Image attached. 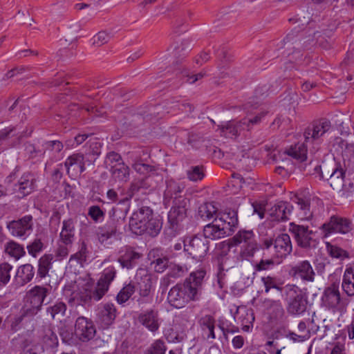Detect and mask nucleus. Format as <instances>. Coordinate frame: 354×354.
I'll use <instances>...</instances> for the list:
<instances>
[{
    "mask_svg": "<svg viewBox=\"0 0 354 354\" xmlns=\"http://www.w3.org/2000/svg\"><path fill=\"white\" fill-rule=\"evenodd\" d=\"M205 274L204 269H199L192 272L183 283L173 286L168 292V303L174 308H182L191 301H198Z\"/></svg>",
    "mask_w": 354,
    "mask_h": 354,
    "instance_id": "1",
    "label": "nucleus"
},
{
    "mask_svg": "<svg viewBox=\"0 0 354 354\" xmlns=\"http://www.w3.org/2000/svg\"><path fill=\"white\" fill-rule=\"evenodd\" d=\"M239 224L237 212L235 210L225 212L221 218L214 221L203 228V238L206 240H216L230 236Z\"/></svg>",
    "mask_w": 354,
    "mask_h": 354,
    "instance_id": "2",
    "label": "nucleus"
},
{
    "mask_svg": "<svg viewBox=\"0 0 354 354\" xmlns=\"http://www.w3.org/2000/svg\"><path fill=\"white\" fill-rule=\"evenodd\" d=\"M260 249L264 257L272 254L281 262L286 259L292 250L290 237L288 234H281L276 238L266 237L261 240Z\"/></svg>",
    "mask_w": 354,
    "mask_h": 354,
    "instance_id": "3",
    "label": "nucleus"
},
{
    "mask_svg": "<svg viewBox=\"0 0 354 354\" xmlns=\"http://www.w3.org/2000/svg\"><path fill=\"white\" fill-rule=\"evenodd\" d=\"M229 250L230 247L240 246L239 256L242 260H249L254 257L257 251L260 248L252 230H241L233 237L228 240V243L222 242Z\"/></svg>",
    "mask_w": 354,
    "mask_h": 354,
    "instance_id": "4",
    "label": "nucleus"
},
{
    "mask_svg": "<svg viewBox=\"0 0 354 354\" xmlns=\"http://www.w3.org/2000/svg\"><path fill=\"white\" fill-rule=\"evenodd\" d=\"M322 306L333 313L342 315L350 304L348 297L343 296L339 291V283L333 282L326 286L321 298Z\"/></svg>",
    "mask_w": 354,
    "mask_h": 354,
    "instance_id": "5",
    "label": "nucleus"
},
{
    "mask_svg": "<svg viewBox=\"0 0 354 354\" xmlns=\"http://www.w3.org/2000/svg\"><path fill=\"white\" fill-rule=\"evenodd\" d=\"M282 296L287 302L286 310L290 315H299L306 310L307 297L297 286L295 284L286 285Z\"/></svg>",
    "mask_w": 354,
    "mask_h": 354,
    "instance_id": "6",
    "label": "nucleus"
},
{
    "mask_svg": "<svg viewBox=\"0 0 354 354\" xmlns=\"http://www.w3.org/2000/svg\"><path fill=\"white\" fill-rule=\"evenodd\" d=\"M288 231L297 246L302 249L315 248L318 243L315 237L316 232L310 230L308 225L291 222L289 223Z\"/></svg>",
    "mask_w": 354,
    "mask_h": 354,
    "instance_id": "7",
    "label": "nucleus"
},
{
    "mask_svg": "<svg viewBox=\"0 0 354 354\" xmlns=\"http://www.w3.org/2000/svg\"><path fill=\"white\" fill-rule=\"evenodd\" d=\"M49 292V288L40 286H35L27 292L23 308L24 315L25 316L36 315L41 310L44 299Z\"/></svg>",
    "mask_w": 354,
    "mask_h": 354,
    "instance_id": "8",
    "label": "nucleus"
},
{
    "mask_svg": "<svg viewBox=\"0 0 354 354\" xmlns=\"http://www.w3.org/2000/svg\"><path fill=\"white\" fill-rule=\"evenodd\" d=\"M209 242L201 236L186 237L183 240L184 251L192 259L202 261L209 251Z\"/></svg>",
    "mask_w": 354,
    "mask_h": 354,
    "instance_id": "9",
    "label": "nucleus"
},
{
    "mask_svg": "<svg viewBox=\"0 0 354 354\" xmlns=\"http://www.w3.org/2000/svg\"><path fill=\"white\" fill-rule=\"evenodd\" d=\"M352 228V222L349 219L338 216H330L328 221L324 223L320 227L324 236H328L334 233L346 234Z\"/></svg>",
    "mask_w": 354,
    "mask_h": 354,
    "instance_id": "10",
    "label": "nucleus"
},
{
    "mask_svg": "<svg viewBox=\"0 0 354 354\" xmlns=\"http://www.w3.org/2000/svg\"><path fill=\"white\" fill-rule=\"evenodd\" d=\"M168 214V220L172 226L178 225L187 216L189 200L186 197H180L174 201Z\"/></svg>",
    "mask_w": 354,
    "mask_h": 354,
    "instance_id": "11",
    "label": "nucleus"
},
{
    "mask_svg": "<svg viewBox=\"0 0 354 354\" xmlns=\"http://www.w3.org/2000/svg\"><path fill=\"white\" fill-rule=\"evenodd\" d=\"M330 128V122L326 118L314 121L305 129L304 133L306 144L310 145L314 141L318 140L319 138L325 133L328 132Z\"/></svg>",
    "mask_w": 354,
    "mask_h": 354,
    "instance_id": "12",
    "label": "nucleus"
},
{
    "mask_svg": "<svg viewBox=\"0 0 354 354\" xmlns=\"http://www.w3.org/2000/svg\"><path fill=\"white\" fill-rule=\"evenodd\" d=\"M120 221L115 217H110L106 223L97 228L96 235L99 242L104 246L112 243V238L116 236Z\"/></svg>",
    "mask_w": 354,
    "mask_h": 354,
    "instance_id": "13",
    "label": "nucleus"
},
{
    "mask_svg": "<svg viewBox=\"0 0 354 354\" xmlns=\"http://www.w3.org/2000/svg\"><path fill=\"white\" fill-rule=\"evenodd\" d=\"M75 334L82 342L92 339L96 334V328L93 321L83 316L79 317L75 321Z\"/></svg>",
    "mask_w": 354,
    "mask_h": 354,
    "instance_id": "14",
    "label": "nucleus"
},
{
    "mask_svg": "<svg viewBox=\"0 0 354 354\" xmlns=\"http://www.w3.org/2000/svg\"><path fill=\"white\" fill-rule=\"evenodd\" d=\"M289 274L293 278L300 279L304 282H314L316 272L310 261L303 260L291 266Z\"/></svg>",
    "mask_w": 354,
    "mask_h": 354,
    "instance_id": "15",
    "label": "nucleus"
},
{
    "mask_svg": "<svg viewBox=\"0 0 354 354\" xmlns=\"http://www.w3.org/2000/svg\"><path fill=\"white\" fill-rule=\"evenodd\" d=\"M8 228L14 236H28L33 230V218L31 215H26L18 220L12 221L8 224Z\"/></svg>",
    "mask_w": 354,
    "mask_h": 354,
    "instance_id": "16",
    "label": "nucleus"
},
{
    "mask_svg": "<svg viewBox=\"0 0 354 354\" xmlns=\"http://www.w3.org/2000/svg\"><path fill=\"white\" fill-rule=\"evenodd\" d=\"M117 317V309L112 303L101 304L97 308L96 322L103 328L112 325Z\"/></svg>",
    "mask_w": 354,
    "mask_h": 354,
    "instance_id": "17",
    "label": "nucleus"
},
{
    "mask_svg": "<svg viewBox=\"0 0 354 354\" xmlns=\"http://www.w3.org/2000/svg\"><path fill=\"white\" fill-rule=\"evenodd\" d=\"M64 167L70 177H78L86 169L84 154L76 153L69 156L64 162Z\"/></svg>",
    "mask_w": 354,
    "mask_h": 354,
    "instance_id": "18",
    "label": "nucleus"
},
{
    "mask_svg": "<svg viewBox=\"0 0 354 354\" xmlns=\"http://www.w3.org/2000/svg\"><path fill=\"white\" fill-rule=\"evenodd\" d=\"M153 215L151 208L147 206H142L138 210L133 212L129 220V228L136 234L140 228L146 225L147 221Z\"/></svg>",
    "mask_w": 354,
    "mask_h": 354,
    "instance_id": "19",
    "label": "nucleus"
},
{
    "mask_svg": "<svg viewBox=\"0 0 354 354\" xmlns=\"http://www.w3.org/2000/svg\"><path fill=\"white\" fill-rule=\"evenodd\" d=\"M36 180L33 174L24 173L15 184L14 190L18 193L20 198L30 194L35 189Z\"/></svg>",
    "mask_w": 354,
    "mask_h": 354,
    "instance_id": "20",
    "label": "nucleus"
},
{
    "mask_svg": "<svg viewBox=\"0 0 354 354\" xmlns=\"http://www.w3.org/2000/svg\"><path fill=\"white\" fill-rule=\"evenodd\" d=\"M138 322L151 332H156L159 327V314L156 309L151 308L142 312L138 317Z\"/></svg>",
    "mask_w": 354,
    "mask_h": 354,
    "instance_id": "21",
    "label": "nucleus"
},
{
    "mask_svg": "<svg viewBox=\"0 0 354 354\" xmlns=\"http://www.w3.org/2000/svg\"><path fill=\"white\" fill-rule=\"evenodd\" d=\"M135 279L138 285L139 295L148 297L152 287L151 276L146 269L139 268L136 274Z\"/></svg>",
    "mask_w": 354,
    "mask_h": 354,
    "instance_id": "22",
    "label": "nucleus"
},
{
    "mask_svg": "<svg viewBox=\"0 0 354 354\" xmlns=\"http://www.w3.org/2000/svg\"><path fill=\"white\" fill-rule=\"evenodd\" d=\"M295 203L298 209L297 217L301 220H310L313 218V211L310 209V196L302 194L295 195Z\"/></svg>",
    "mask_w": 354,
    "mask_h": 354,
    "instance_id": "23",
    "label": "nucleus"
},
{
    "mask_svg": "<svg viewBox=\"0 0 354 354\" xmlns=\"http://www.w3.org/2000/svg\"><path fill=\"white\" fill-rule=\"evenodd\" d=\"M292 209L293 207L290 203L279 201L268 210V214L273 221H284L288 219Z\"/></svg>",
    "mask_w": 354,
    "mask_h": 354,
    "instance_id": "24",
    "label": "nucleus"
},
{
    "mask_svg": "<svg viewBox=\"0 0 354 354\" xmlns=\"http://www.w3.org/2000/svg\"><path fill=\"white\" fill-rule=\"evenodd\" d=\"M185 189L183 183L176 182L172 179L166 181V189L164 192V201L166 204L180 198L185 197L182 195Z\"/></svg>",
    "mask_w": 354,
    "mask_h": 354,
    "instance_id": "25",
    "label": "nucleus"
},
{
    "mask_svg": "<svg viewBox=\"0 0 354 354\" xmlns=\"http://www.w3.org/2000/svg\"><path fill=\"white\" fill-rule=\"evenodd\" d=\"M262 307L269 315L270 319L279 320L284 316V309L279 300L265 299L262 301Z\"/></svg>",
    "mask_w": 354,
    "mask_h": 354,
    "instance_id": "26",
    "label": "nucleus"
},
{
    "mask_svg": "<svg viewBox=\"0 0 354 354\" xmlns=\"http://www.w3.org/2000/svg\"><path fill=\"white\" fill-rule=\"evenodd\" d=\"M219 129L221 135L227 138H236L243 131L246 130L242 120L228 121L224 125L219 126Z\"/></svg>",
    "mask_w": 354,
    "mask_h": 354,
    "instance_id": "27",
    "label": "nucleus"
},
{
    "mask_svg": "<svg viewBox=\"0 0 354 354\" xmlns=\"http://www.w3.org/2000/svg\"><path fill=\"white\" fill-rule=\"evenodd\" d=\"M141 257L142 254L136 251L133 248L127 247L118 261L123 268L130 270L137 265L138 260Z\"/></svg>",
    "mask_w": 354,
    "mask_h": 354,
    "instance_id": "28",
    "label": "nucleus"
},
{
    "mask_svg": "<svg viewBox=\"0 0 354 354\" xmlns=\"http://www.w3.org/2000/svg\"><path fill=\"white\" fill-rule=\"evenodd\" d=\"M75 221L73 218L64 220L62 227L59 234L60 241L65 245H71L75 238Z\"/></svg>",
    "mask_w": 354,
    "mask_h": 354,
    "instance_id": "29",
    "label": "nucleus"
},
{
    "mask_svg": "<svg viewBox=\"0 0 354 354\" xmlns=\"http://www.w3.org/2000/svg\"><path fill=\"white\" fill-rule=\"evenodd\" d=\"M147 221L146 225L140 228L136 234L141 235L147 234L152 237L157 236L162 228L161 221L153 215L150 219H148Z\"/></svg>",
    "mask_w": 354,
    "mask_h": 354,
    "instance_id": "30",
    "label": "nucleus"
},
{
    "mask_svg": "<svg viewBox=\"0 0 354 354\" xmlns=\"http://www.w3.org/2000/svg\"><path fill=\"white\" fill-rule=\"evenodd\" d=\"M342 288L347 297H354V266H347L345 269Z\"/></svg>",
    "mask_w": 354,
    "mask_h": 354,
    "instance_id": "31",
    "label": "nucleus"
},
{
    "mask_svg": "<svg viewBox=\"0 0 354 354\" xmlns=\"http://www.w3.org/2000/svg\"><path fill=\"white\" fill-rule=\"evenodd\" d=\"M34 276V267L30 263H26L18 268L16 273V281L17 284L24 286L29 283Z\"/></svg>",
    "mask_w": 354,
    "mask_h": 354,
    "instance_id": "32",
    "label": "nucleus"
},
{
    "mask_svg": "<svg viewBox=\"0 0 354 354\" xmlns=\"http://www.w3.org/2000/svg\"><path fill=\"white\" fill-rule=\"evenodd\" d=\"M44 151L41 156H48L53 160H57L60 156V153L63 150L64 145L59 140L46 141L43 145Z\"/></svg>",
    "mask_w": 354,
    "mask_h": 354,
    "instance_id": "33",
    "label": "nucleus"
},
{
    "mask_svg": "<svg viewBox=\"0 0 354 354\" xmlns=\"http://www.w3.org/2000/svg\"><path fill=\"white\" fill-rule=\"evenodd\" d=\"M149 187V185L147 182L146 179H139L133 181L127 193V196L119 201V203H124L126 201H129L133 196L141 192L144 193Z\"/></svg>",
    "mask_w": 354,
    "mask_h": 354,
    "instance_id": "34",
    "label": "nucleus"
},
{
    "mask_svg": "<svg viewBox=\"0 0 354 354\" xmlns=\"http://www.w3.org/2000/svg\"><path fill=\"white\" fill-rule=\"evenodd\" d=\"M40 337L44 346L46 348H54L58 344L57 336L50 326H43Z\"/></svg>",
    "mask_w": 354,
    "mask_h": 354,
    "instance_id": "35",
    "label": "nucleus"
},
{
    "mask_svg": "<svg viewBox=\"0 0 354 354\" xmlns=\"http://www.w3.org/2000/svg\"><path fill=\"white\" fill-rule=\"evenodd\" d=\"M4 252L15 261L25 256L26 251L24 246L15 241H9L4 245Z\"/></svg>",
    "mask_w": 354,
    "mask_h": 354,
    "instance_id": "36",
    "label": "nucleus"
},
{
    "mask_svg": "<svg viewBox=\"0 0 354 354\" xmlns=\"http://www.w3.org/2000/svg\"><path fill=\"white\" fill-rule=\"evenodd\" d=\"M268 111L265 110H260L254 113V115L250 113L243 118L242 122L247 131H250L254 126L259 124L265 116L268 114Z\"/></svg>",
    "mask_w": 354,
    "mask_h": 354,
    "instance_id": "37",
    "label": "nucleus"
},
{
    "mask_svg": "<svg viewBox=\"0 0 354 354\" xmlns=\"http://www.w3.org/2000/svg\"><path fill=\"white\" fill-rule=\"evenodd\" d=\"M308 145L306 142L296 144L287 149L285 153L300 162H303L307 158Z\"/></svg>",
    "mask_w": 354,
    "mask_h": 354,
    "instance_id": "38",
    "label": "nucleus"
},
{
    "mask_svg": "<svg viewBox=\"0 0 354 354\" xmlns=\"http://www.w3.org/2000/svg\"><path fill=\"white\" fill-rule=\"evenodd\" d=\"M238 319L240 321L242 328L244 331H249L250 327L254 321V315L252 309L242 308L241 310L238 309Z\"/></svg>",
    "mask_w": 354,
    "mask_h": 354,
    "instance_id": "39",
    "label": "nucleus"
},
{
    "mask_svg": "<svg viewBox=\"0 0 354 354\" xmlns=\"http://www.w3.org/2000/svg\"><path fill=\"white\" fill-rule=\"evenodd\" d=\"M54 257L51 254H45L38 261L37 275L40 278H44L51 268Z\"/></svg>",
    "mask_w": 354,
    "mask_h": 354,
    "instance_id": "40",
    "label": "nucleus"
},
{
    "mask_svg": "<svg viewBox=\"0 0 354 354\" xmlns=\"http://www.w3.org/2000/svg\"><path fill=\"white\" fill-rule=\"evenodd\" d=\"M281 262L276 259L272 254L264 257L257 263L254 266V270L257 272L266 271L272 269L276 265L280 264Z\"/></svg>",
    "mask_w": 354,
    "mask_h": 354,
    "instance_id": "41",
    "label": "nucleus"
},
{
    "mask_svg": "<svg viewBox=\"0 0 354 354\" xmlns=\"http://www.w3.org/2000/svg\"><path fill=\"white\" fill-rule=\"evenodd\" d=\"M112 175L120 181H127L129 178V168L124 162L115 164L111 169Z\"/></svg>",
    "mask_w": 354,
    "mask_h": 354,
    "instance_id": "42",
    "label": "nucleus"
},
{
    "mask_svg": "<svg viewBox=\"0 0 354 354\" xmlns=\"http://www.w3.org/2000/svg\"><path fill=\"white\" fill-rule=\"evenodd\" d=\"M261 281L263 284L266 293H268L271 289H276L280 291L282 295L283 294L284 287L281 286L277 277L267 275L262 277Z\"/></svg>",
    "mask_w": 354,
    "mask_h": 354,
    "instance_id": "43",
    "label": "nucleus"
},
{
    "mask_svg": "<svg viewBox=\"0 0 354 354\" xmlns=\"http://www.w3.org/2000/svg\"><path fill=\"white\" fill-rule=\"evenodd\" d=\"M136 291V286L133 283L129 282L125 285L118 293L116 301L119 304H123L127 301L129 298L134 294Z\"/></svg>",
    "mask_w": 354,
    "mask_h": 354,
    "instance_id": "44",
    "label": "nucleus"
},
{
    "mask_svg": "<svg viewBox=\"0 0 354 354\" xmlns=\"http://www.w3.org/2000/svg\"><path fill=\"white\" fill-rule=\"evenodd\" d=\"M331 175L332 177L329 180H330V186L333 187V189L343 186L345 172L342 168H338L334 165L332 167Z\"/></svg>",
    "mask_w": 354,
    "mask_h": 354,
    "instance_id": "45",
    "label": "nucleus"
},
{
    "mask_svg": "<svg viewBox=\"0 0 354 354\" xmlns=\"http://www.w3.org/2000/svg\"><path fill=\"white\" fill-rule=\"evenodd\" d=\"M326 250L332 258L339 259L341 260L349 258V254L347 251L343 250L340 247L326 243Z\"/></svg>",
    "mask_w": 354,
    "mask_h": 354,
    "instance_id": "46",
    "label": "nucleus"
},
{
    "mask_svg": "<svg viewBox=\"0 0 354 354\" xmlns=\"http://www.w3.org/2000/svg\"><path fill=\"white\" fill-rule=\"evenodd\" d=\"M27 250L32 257H37L44 249V243L40 238H35L32 242L28 244Z\"/></svg>",
    "mask_w": 354,
    "mask_h": 354,
    "instance_id": "47",
    "label": "nucleus"
},
{
    "mask_svg": "<svg viewBox=\"0 0 354 354\" xmlns=\"http://www.w3.org/2000/svg\"><path fill=\"white\" fill-rule=\"evenodd\" d=\"M117 270L114 266H109L105 268L101 274V276L98 281L103 284L110 286L111 282L114 280L116 277Z\"/></svg>",
    "mask_w": 354,
    "mask_h": 354,
    "instance_id": "48",
    "label": "nucleus"
},
{
    "mask_svg": "<svg viewBox=\"0 0 354 354\" xmlns=\"http://www.w3.org/2000/svg\"><path fill=\"white\" fill-rule=\"evenodd\" d=\"M12 266L8 262L0 263V286H4L10 280Z\"/></svg>",
    "mask_w": 354,
    "mask_h": 354,
    "instance_id": "49",
    "label": "nucleus"
},
{
    "mask_svg": "<svg viewBox=\"0 0 354 354\" xmlns=\"http://www.w3.org/2000/svg\"><path fill=\"white\" fill-rule=\"evenodd\" d=\"M67 306L62 301H57L53 306L47 308L46 312L50 314L52 319H55L56 316H64L65 315Z\"/></svg>",
    "mask_w": 354,
    "mask_h": 354,
    "instance_id": "50",
    "label": "nucleus"
},
{
    "mask_svg": "<svg viewBox=\"0 0 354 354\" xmlns=\"http://www.w3.org/2000/svg\"><path fill=\"white\" fill-rule=\"evenodd\" d=\"M167 346L164 340L156 339L145 351V354H165Z\"/></svg>",
    "mask_w": 354,
    "mask_h": 354,
    "instance_id": "51",
    "label": "nucleus"
},
{
    "mask_svg": "<svg viewBox=\"0 0 354 354\" xmlns=\"http://www.w3.org/2000/svg\"><path fill=\"white\" fill-rule=\"evenodd\" d=\"M216 212V208L212 204L209 203L201 206L198 214L203 219H210L214 216Z\"/></svg>",
    "mask_w": 354,
    "mask_h": 354,
    "instance_id": "52",
    "label": "nucleus"
},
{
    "mask_svg": "<svg viewBox=\"0 0 354 354\" xmlns=\"http://www.w3.org/2000/svg\"><path fill=\"white\" fill-rule=\"evenodd\" d=\"M109 287L107 285L103 284L97 281L95 289L91 292L90 297L95 301L100 300L103 296L107 292Z\"/></svg>",
    "mask_w": 354,
    "mask_h": 354,
    "instance_id": "53",
    "label": "nucleus"
},
{
    "mask_svg": "<svg viewBox=\"0 0 354 354\" xmlns=\"http://www.w3.org/2000/svg\"><path fill=\"white\" fill-rule=\"evenodd\" d=\"M187 176L189 180L197 181L202 180L205 175L202 167L194 166L187 171Z\"/></svg>",
    "mask_w": 354,
    "mask_h": 354,
    "instance_id": "54",
    "label": "nucleus"
},
{
    "mask_svg": "<svg viewBox=\"0 0 354 354\" xmlns=\"http://www.w3.org/2000/svg\"><path fill=\"white\" fill-rule=\"evenodd\" d=\"M88 215L95 222L97 223L104 216V212L98 205H93L88 208Z\"/></svg>",
    "mask_w": 354,
    "mask_h": 354,
    "instance_id": "55",
    "label": "nucleus"
},
{
    "mask_svg": "<svg viewBox=\"0 0 354 354\" xmlns=\"http://www.w3.org/2000/svg\"><path fill=\"white\" fill-rule=\"evenodd\" d=\"M315 170L319 173L320 178L323 180H329L332 177V167L330 168L328 164L317 165Z\"/></svg>",
    "mask_w": 354,
    "mask_h": 354,
    "instance_id": "56",
    "label": "nucleus"
},
{
    "mask_svg": "<svg viewBox=\"0 0 354 354\" xmlns=\"http://www.w3.org/2000/svg\"><path fill=\"white\" fill-rule=\"evenodd\" d=\"M87 247L84 242H82L78 252L71 255L70 261L75 259L79 263L85 262L86 261Z\"/></svg>",
    "mask_w": 354,
    "mask_h": 354,
    "instance_id": "57",
    "label": "nucleus"
},
{
    "mask_svg": "<svg viewBox=\"0 0 354 354\" xmlns=\"http://www.w3.org/2000/svg\"><path fill=\"white\" fill-rule=\"evenodd\" d=\"M244 182V179L241 174L233 173L231 179L228 181V186H232L234 188V192H237L242 187Z\"/></svg>",
    "mask_w": 354,
    "mask_h": 354,
    "instance_id": "58",
    "label": "nucleus"
},
{
    "mask_svg": "<svg viewBox=\"0 0 354 354\" xmlns=\"http://www.w3.org/2000/svg\"><path fill=\"white\" fill-rule=\"evenodd\" d=\"M122 162L121 156L115 151L108 153L106 156L105 164L107 167H110L111 169H112V165Z\"/></svg>",
    "mask_w": 354,
    "mask_h": 354,
    "instance_id": "59",
    "label": "nucleus"
},
{
    "mask_svg": "<svg viewBox=\"0 0 354 354\" xmlns=\"http://www.w3.org/2000/svg\"><path fill=\"white\" fill-rule=\"evenodd\" d=\"M111 39V35L105 31H100L93 37V44L100 46L107 43Z\"/></svg>",
    "mask_w": 354,
    "mask_h": 354,
    "instance_id": "60",
    "label": "nucleus"
},
{
    "mask_svg": "<svg viewBox=\"0 0 354 354\" xmlns=\"http://www.w3.org/2000/svg\"><path fill=\"white\" fill-rule=\"evenodd\" d=\"M185 272V269L180 266H174L169 272L167 277L163 279V281H169V277L178 278L183 276Z\"/></svg>",
    "mask_w": 354,
    "mask_h": 354,
    "instance_id": "61",
    "label": "nucleus"
},
{
    "mask_svg": "<svg viewBox=\"0 0 354 354\" xmlns=\"http://www.w3.org/2000/svg\"><path fill=\"white\" fill-rule=\"evenodd\" d=\"M198 323L201 328L204 330L215 325V319L212 315H206L199 319Z\"/></svg>",
    "mask_w": 354,
    "mask_h": 354,
    "instance_id": "62",
    "label": "nucleus"
},
{
    "mask_svg": "<svg viewBox=\"0 0 354 354\" xmlns=\"http://www.w3.org/2000/svg\"><path fill=\"white\" fill-rule=\"evenodd\" d=\"M25 151L26 153L29 156L30 158H35L37 157L39 155L41 156L42 153L39 150H37L35 145L31 143H26L25 144Z\"/></svg>",
    "mask_w": 354,
    "mask_h": 354,
    "instance_id": "63",
    "label": "nucleus"
},
{
    "mask_svg": "<svg viewBox=\"0 0 354 354\" xmlns=\"http://www.w3.org/2000/svg\"><path fill=\"white\" fill-rule=\"evenodd\" d=\"M133 167L138 173L141 174H147L152 170L151 166L142 162H136Z\"/></svg>",
    "mask_w": 354,
    "mask_h": 354,
    "instance_id": "64",
    "label": "nucleus"
}]
</instances>
